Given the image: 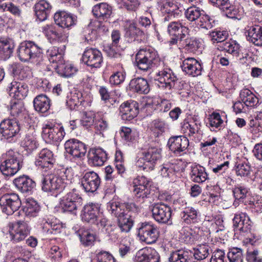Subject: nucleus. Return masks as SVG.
Masks as SVG:
<instances>
[{"label":"nucleus","instance_id":"nucleus-32","mask_svg":"<svg viewBox=\"0 0 262 262\" xmlns=\"http://www.w3.org/2000/svg\"><path fill=\"white\" fill-rule=\"evenodd\" d=\"M176 45L179 49L183 48L188 52L194 53L199 48V42L196 38L189 37L186 34L181 36Z\"/></svg>","mask_w":262,"mask_h":262},{"label":"nucleus","instance_id":"nucleus-29","mask_svg":"<svg viewBox=\"0 0 262 262\" xmlns=\"http://www.w3.org/2000/svg\"><path fill=\"white\" fill-rule=\"evenodd\" d=\"M89 164L94 166H102L107 159V155L101 148H91L88 154Z\"/></svg>","mask_w":262,"mask_h":262},{"label":"nucleus","instance_id":"nucleus-41","mask_svg":"<svg viewBox=\"0 0 262 262\" xmlns=\"http://www.w3.org/2000/svg\"><path fill=\"white\" fill-rule=\"evenodd\" d=\"M125 30V35L126 37L128 38V41L132 42L137 40L139 37H141L143 35V31L137 27L136 24L133 22H127Z\"/></svg>","mask_w":262,"mask_h":262},{"label":"nucleus","instance_id":"nucleus-50","mask_svg":"<svg viewBox=\"0 0 262 262\" xmlns=\"http://www.w3.org/2000/svg\"><path fill=\"white\" fill-rule=\"evenodd\" d=\"M131 189L136 199L142 202L145 198L149 197L151 191V187L149 186L132 187Z\"/></svg>","mask_w":262,"mask_h":262},{"label":"nucleus","instance_id":"nucleus-25","mask_svg":"<svg viewBox=\"0 0 262 262\" xmlns=\"http://www.w3.org/2000/svg\"><path fill=\"white\" fill-rule=\"evenodd\" d=\"M181 68L183 72L192 77L201 75L203 69L201 64L194 58L185 59Z\"/></svg>","mask_w":262,"mask_h":262},{"label":"nucleus","instance_id":"nucleus-22","mask_svg":"<svg viewBox=\"0 0 262 262\" xmlns=\"http://www.w3.org/2000/svg\"><path fill=\"white\" fill-rule=\"evenodd\" d=\"M119 110L120 115L123 120H131L138 114V103L135 101H127L120 105Z\"/></svg>","mask_w":262,"mask_h":262},{"label":"nucleus","instance_id":"nucleus-55","mask_svg":"<svg viewBox=\"0 0 262 262\" xmlns=\"http://www.w3.org/2000/svg\"><path fill=\"white\" fill-rule=\"evenodd\" d=\"M61 67L60 64H57L55 66V68L58 69L59 71L64 77H70L77 71V69L73 65L71 64H65L64 60L61 63Z\"/></svg>","mask_w":262,"mask_h":262},{"label":"nucleus","instance_id":"nucleus-1","mask_svg":"<svg viewBox=\"0 0 262 262\" xmlns=\"http://www.w3.org/2000/svg\"><path fill=\"white\" fill-rule=\"evenodd\" d=\"M135 63L138 68L147 71L152 68H158L164 66L157 52L150 47L140 49L136 54Z\"/></svg>","mask_w":262,"mask_h":262},{"label":"nucleus","instance_id":"nucleus-38","mask_svg":"<svg viewBox=\"0 0 262 262\" xmlns=\"http://www.w3.org/2000/svg\"><path fill=\"white\" fill-rule=\"evenodd\" d=\"M14 45L9 38H0V60H6L11 55Z\"/></svg>","mask_w":262,"mask_h":262},{"label":"nucleus","instance_id":"nucleus-2","mask_svg":"<svg viewBox=\"0 0 262 262\" xmlns=\"http://www.w3.org/2000/svg\"><path fill=\"white\" fill-rule=\"evenodd\" d=\"M67 171V170H66L64 174L61 176L55 174L42 176L40 178L42 190L46 192H52V194L55 195L62 192L71 183V180L68 179L66 175Z\"/></svg>","mask_w":262,"mask_h":262},{"label":"nucleus","instance_id":"nucleus-8","mask_svg":"<svg viewBox=\"0 0 262 262\" xmlns=\"http://www.w3.org/2000/svg\"><path fill=\"white\" fill-rule=\"evenodd\" d=\"M18 195L15 193H6L0 198V206L2 211L7 215L12 214L21 206Z\"/></svg>","mask_w":262,"mask_h":262},{"label":"nucleus","instance_id":"nucleus-31","mask_svg":"<svg viewBox=\"0 0 262 262\" xmlns=\"http://www.w3.org/2000/svg\"><path fill=\"white\" fill-rule=\"evenodd\" d=\"M52 8L51 5L46 0H40L36 3L34 9L37 18L41 21L46 20L51 13Z\"/></svg>","mask_w":262,"mask_h":262},{"label":"nucleus","instance_id":"nucleus-3","mask_svg":"<svg viewBox=\"0 0 262 262\" xmlns=\"http://www.w3.org/2000/svg\"><path fill=\"white\" fill-rule=\"evenodd\" d=\"M228 33L225 31H213L210 33L209 37L213 43H219L217 49L222 51H225L236 58L240 57V50L238 44L234 41H224L227 39Z\"/></svg>","mask_w":262,"mask_h":262},{"label":"nucleus","instance_id":"nucleus-21","mask_svg":"<svg viewBox=\"0 0 262 262\" xmlns=\"http://www.w3.org/2000/svg\"><path fill=\"white\" fill-rule=\"evenodd\" d=\"M167 145L174 154L181 155L187 149L189 141L187 137L183 136H173L169 139Z\"/></svg>","mask_w":262,"mask_h":262},{"label":"nucleus","instance_id":"nucleus-13","mask_svg":"<svg viewBox=\"0 0 262 262\" xmlns=\"http://www.w3.org/2000/svg\"><path fill=\"white\" fill-rule=\"evenodd\" d=\"M55 159L53 152L48 149L43 148L38 154L35 159V165L38 168L47 171L53 167Z\"/></svg>","mask_w":262,"mask_h":262},{"label":"nucleus","instance_id":"nucleus-18","mask_svg":"<svg viewBox=\"0 0 262 262\" xmlns=\"http://www.w3.org/2000/svg\"><path fill=\"white\" fill-rule=\"evenodd\" d=\"M153 218L160 223H167L171 219V209L164 203L155 204L152 208Z\"/></svg>","mask_w":262,"mask_h":262},{"label":"nucleus","instance_id":"nucleus-39","mask_svg":"<svg viewBox=\"0 0 262 262\" xmlns=\"http://www.w3.org/2000/svg\"><path fill=\"white\" fill-rule=\"evenodd\" d=\"M107 207L110 213L117 217V220L128 214L125 210V204L112 201L108 203Z\"/></svg>","mask_w":262,"mask_h":262},{"label":"nucleus","instance_id":"nucleus-64","mask_svg":"<svg viewBox=\"0 0 262 262\" xmlns=\"http://www.w3.org/2000/svg\"><path fill=\"white\" fill-rule=\"evenodd\" d=\"M97 262H116L114 256L110 252L102 250L96 254Z\"/></svg>","mask_w":262,"mask_h":262},{"label":"nucleus","instance_id":"nucleus-61","mask_svg":"<svg viewBox=\"0 0 262 262\" xmlns=\"http://www.w3.org/2000/svg\"><path fill=\"white\" fill-rule=\"evenodd\" d=\"M24 110V103L21 99L15 100L11 102L10 114L14 117H17Z\"/></svg>","mask_w":262,"mask_h":262},{"label":"nucleus","instance_id":"nucleus-40","mask_svg":"<svg viewBox=\"0 0 262 262\" xmlns=\"http://www.w3.org/2000/svg\"><path fill=\"white\" fill-rule=\"evenodd\" d=\"M239 96L241 100L246 106L254 107L258 103V98L248 89L241 90Z\"/></svg>","mask_w":262,"mask_h":262},{"label":"nucleus","instance_id":"nucleus-27","mask_svg":"<svg viewBox=\"0 0 262 262\" xmlns=\"http://www.w3.org/2000/svg\"><path fill=\"white\" fill-rule=\"evenodd\" d=\"M10 96L17 99H21L26 97L28 93V85L24 82L12 81L7 88Z\"/></svg>","mask_w":262,"mask_h":262},{"label":"nucleus","instance_id":"nucleus-59","mask_svg":"<svg viewBox=\"0 0 262 262\" xmlns=\"http://www.w3.org/2000/svg\"><path fill=\"white\" fill-rule=\"evenodd\" d=\"M227 256L229 262H243V252L239 248H234L231 249Z\"/></svg>","mask_w":262,"mask_h":262},{"label":"nucleus","instance_id":"nucleus-34","mask_svg":"<svg viewBox=\"0 0 262 262\" xmlns=\"http://www.w3.org/2000/svg\"><path fill=\"white\" fill-rule=\"evenodd\" d=\"M13 183L22 192L31 191L35 186V182L27 176H21L16 178Z\"/></svg>","mask_w":262,"mask_h":262},{"label":"nucleus","instance_id":"nucleus-43","mask_svg":"<svg viewBox=\"0 0 262 262\" xmlns=\"http://www.w3.org/2000/svg\"><path fill=\"white\" fill-rule=\"evenodd\" d=\"M22 147L29 153L37 149L39 144L36 138L33 134H28L21 141Z\"/></svg>","mask_w":262,"mask_h":262},{"label":"nucleus","instance_id":"nucleus-42","mask_svg":"<svg viewBox=\"0 0 262 262\" xmlns=\"http://www.w3.org/2000/svg\"><path fill=\"white\" fill-rule=\"evenodd\" d=\"M33 104L36 111L43 113L50 108V100L46 95L41 94L34 98Z\"/></svg>","mask_w":262,"mask_h":262},{"label":"nucleus","instance_id":"nucleus-63","mask_svg":"<svg viewBox=\"0 0 262 262\" xmlns=\"http://www.w3.org/2000/svg\"><path fill=\"white\" fill-rule=\"evenodd\" d=\"M83 116L80 120L82 126L88 127L92 125L94 122L95 114L94 112L88 111L83 112Z\"/></svg>","mask_w":262,"mask_h":262},{"label":"nucleus","instance_id":"nucleus-44","mask_svg":"<svg viewBox=\"0 0 262 262\" xmlns=\"http://www.w3.org/2000/svg\"><path fill=\"white\" fill-rule=\"evenodd\" d=\"M190 177L192 181L202 183L207 179V174L203 167L195 166L191 168Z\"/></svg>","mask_w":262,"mask_h":262},{"label":"nucleus","instance_id":"nucleus-54","mask_svg":"<svg viewBox=\"0 0 262 262\" xmlns=\"http://www.w3.org/2000/svg\"><path fill=\"white\" fill-rule=\"evenodd\" d=\"M210 251V247L208 245H200L198 246L196 249L194 250V252L192 253V256H193L195 259L201 261L208 256Z\"/></svg>","mask_w":262,"mask_h":262},{"label":"nucleus","instance_id":"nucleus-58","mask_svg":"<svg viewBox=\"0 0 262 262\" xmlns=\"http://www.w3.org/2000/svg\"><path fill=\"white\" fill-rule=\"evenodd\" d=\"M214 24V20L208 15L202 13L197 22V24L202 28L207 30L212 28Z\"/></svg>","mask_w":262,"mask_h":262},{"label":"nucleus","instance_id":"nucleus-30","mask_svg":"<svg viewBox=\"0 0 262 262\" xmlns=\"http://www.w3.org/2000/svg\"><path fill=\"white\" fill-rule=\"evenodd\" d=\"M135 259L139 262H159L160 256L155 249L145 248L137 252Z\"/></svg>","mask_w":262,"mask_h":262},{"label":"nucleus","instance_id":"nucleus-47","mask_svg":"<svg viewBox=\"0 0 262 262\" xmlns=\"http://www.w3.org/2000/svg\"><path fill=\"white\" fill-rule=\"evenodd\" d=\"M198 215V212L191 207H188L185 210L181 213V216L184 222L190 224L196 221Z\"/></svg>","mask_w":262,"mask_h":262},{"label":"nucleus","instance_id":"nucleus-19","mask_svg":"<svg viewBox=\"0 0 262 262\" xmlns=\"http://www.w3.org/2000/svg\"><path fill=\"white\" fill-rule=\"evenodd\" d=\"M188 28L179 21H171L167 26V32L172 36L168 41L169 46L176 45L183 34L188 33Z\"/></svg>","mask_w":262,"mask_h":262},{"label":"nucleus","instance_id":"nucleus-6","mask_svg":"<svg viewBox=\"0 0 262 262\" xmlns=\"http://www.w3.org/2000/svg\"><path fill=\"white\" fill-rule=\"evenodd\" d=\"M17 52L19 59L22 61L30 60L34 61L36 59L41 58L43 55L42 47L30 40L20 43Z\"/></svg>","mask_w":262,"mask_h":262},{"label":"nucleus","instance_id":"nucleus-28","mask_svg":"<svg viewBox=\"0 0 262 262\" xmlns=\"http://www.w3.org/2000/svg\"><path fill=\"white\" fill-rule=\"evenodd\" d=\"M201 123L195 117H193L189 120H184L182 123L181 130L184 134L189 137L193 136L194 134L202 135Z\"/></svg>","mask_w":262,"mask_h":262},{"label":"nucleus","instance_id":"nucleus-9","mask_svg":"<svg viewBox=\"0 0 262 262\" xmlns=\"http://www.w3.org/2000/svg\"><path fill=\"white\" fill-rule=\"evenodd\" d=\"M82 198L75 189L67 193L60 201V205L64 212H71L76 214L78 207L80 206Z\"/></svg>","mask_w":262,"mask_h":262},{"label":"nucleus","instance_id":"nucleus-5","mask_svg":"<svg viewBox=\"0 0 262 262\" xmlns=\"http://www.w3.org/2000/svg\"><path fill=\"white\" fill-rule=\"evenodd\" d=\"M161 149L156 147H149L142 152L136 162L140 170L149 171L154 170L155 165L161 158Z\"/></svg>","mask_w":262,"mask_h":262},{"label":"nucleus","instance_id":"nucleus-4","mask_svg":"<svg viewBox=\"0 0 262 262\" xmlns=\"http://www.w3.org/2000/svg\"><path fill=\"white\" fill-rule=\"evenodd\" d=\"M21 163L18 154L9 150L2 155L0 171L6 177L13 176L20 169Z\"/></svg>","mask_w":262,"mask_h":262},{"label":"nucleus","instance_id":"nucleus-60","mask_svg":"<svg viewBox=\"0 0 262 262\" xmlns=\"http://www.w3.org/2000/svg\"><path fill=\"white\" fill-rule=\"evenodd\" d=\"M162 10L163 13L172 14L174 17L179 16L181 13L178 6L172 2H167L164 5Z\"/></svg>","mask_w":262,"mask_h":262},{"label":"nucleus","instance_id":"nucleus-17","mask_svg":"<svg viewBox=\"0 0 262 262\" xmlns=\"http://www.w3.org/2000/svg\"><path fill=\"white\" fill-rule=\"evenodd\" d=\"M82 58L85 64L92 68H100L103 62L102 53L95 48L86 49L83 53Z\"/></svg>","mask_w":262,"mask_h":262},{"label":"nucleus","instance_id":"nucleus-37","mask_svg":"<svg viewBox=\"0 0 262 262\" xmlns=\"http://www.w3.org/2000/svg\"><path fill=\"white\" fill-rule=\"evenodd\" d=\"M42 30L49 39L57 40L61 42H66L67 39V36L56 31L53 25H46L42 27Z\"/></svg>","mask_w":262,"mask_h":262},{"label":"nucleus","instance_id":"nucleus-11","mask_svg":"<svg viewBox=\"0 0 262 262\" xmlns=\"http://www.w3.org/2000/svg\"><path fill=\"white\" fill-rule=\"evenodd\" d=\"M20 130V124L16 119H6L0 123V134L6 139L17 136Z\"/></svg>","mask_w":262,"mask_h":262},{"label":"nucleus","instance_id":"nucleus-57","mask_svg":"<svg viewBox=\"0 0 262 262\" xmlns=\"http://www.w3.org/2000/svg\"><path fill=\"white\" fill-rule=\"evenodd\" d=\"M44 232L47 235L56 234L61 232L62 226L59 224L46 222L42 227Z\"/></svg>","mask_w":262,"mask_h":262},{"label":"nucleus","instance_id":"nucleus-7","mask_svg":"<svg viewBox=\"0 0 262 262\" xmlns=\"http://www.w3.org/2000/svg\"><path fill=\"white\" fill-rule=\"evenodd\" d=\"M65 135L63 126L56 122H48L42 128V137L46 142L58 143Z\"/></svg>","mask_w":262,"mask_h":262},{"label":"nucleus","instance_id":"nucleus-51","mask_svg":"<svg viewBox=\"0 0 262 262\" xmlns=\"http://www.w3.org/2000/svg\"><path fill=\"white\" fill-rule=\"evenodd\" d=\"M204 11L199 6H192L185 11V15L188 20L190 21L198 20Z\"/></svg>","mask_w":262,"mask_h":262},{"label":"nucleus","instance_id":"nucleus-24","mask_svg":"<svg viewBox=\"0 0 262 262\" xmlns=\"http://www.w3.org/2000/svg\"><path fill=\"white\" fill-rule=\"evenodd\" d=\"M54 19L56 24L62 28L69 29L77 23V16L66 11L55 13Z\"/></svg>","mask_w":262,"mask_h":262},{"label":"nucleus","instance_id":"nucleus-49","mask_svg":"<svg viewBox=\"0 0 262 262\" xmlns=\"http://www.w3.org/2000/svg\"><path fill=\"white\" fill-rule=\"evenodd\" d=\"M166 124L160 119L153 120L150 123L149 129L156 137L161 135L165 130Z\"/></svg>","mask_w":262,"mask_h":262},{"label":"nucleus","instance_id":"nucleus-10","mask_svg":"<svg viewBox=\"0 0 262 262\" xmlns=\"http://www.w3.org/2000/svg\"><path fill=\"white\" fill-rule=\"evenodd\" d=\"M138 235L142 242L151 244L157 241L159 237V230L154 225L145 222L142 223L139 228Z\"/></svg>","mask_w":262,"mask_h":262},{"label":"nucleus","instance_id":"nucleus-52","mask_svg":"<svg viewBox=\"0 0 262 262\" xmlns=\"http://www.w3.org/2000/svg\"><path fill=\"white\" fill-rule=\"evenodd\" d=\"M117 220L118 226L122 232H128L131 229L133 222L130 219L132 214H127Z\"/></svg>","mask_w":262,"mask_h":262},{"label":"nucleus","instance_id":"nucleus-20","mask_svg":"<svg viewBox=\"0 0 262 262\" xmlns=\"http://www.w3.org/2000/svg\"><path fill=\"white\" fill-rule=\"evenodd\" d=\"M247 40L257 46H262V26L250 22L245 28Z\"/></svg>","mask_w":262,"mask_h":262},{"label":"nucleus","instance_id":"nucleus-48","mask_svg":"<svg viewBox=\"0 0 262 262\" xmlns=\"http://www.w3.org/2000/svg\"><path fill=\"white\" fill-rule=\"evenodd\" d=\"M250 130L253 134L262 132V109L257 112L255 119H252L249 122Z\"/></svg>","mask_w":262,"mask_h":262},{"label":"nucleus","instance_id":"nucleus-45","mask_svg":"<svg viewBox=\"0 0 262 262\" xmlns=\"http://www.w3.org/2000/svg\"><path fill=\"white\" fill-rule=\"evenodd\" d=\"M47 56L50 62L60 64L63 60L62 53L59 52L58 48L56 47H51L47 51Z\"/></svg>","mask_w":262,"mask_h":262},{"label":"nucleus","instance_id":"nucleus-35","mask_svg":"<svg viewBox=\"0 0 262 262\" xmlns=\"http://www.w3.org/2000/svg\"><path fill=\"white\" fill-rule=\"evenodd\" d=\"M94 15L103 20L107 19L112 13V8L106 3H101L95 5L92 10Z\"/></svg>","mask_w":262,"mask_h":262},{"label":"nucleus","instance_id":"nucleus-15","mask_svg":"<svg viewBox=\"0 0 262 262\" xmlns=\"http://www.w3.org/2000/svg\"><path fill=\"white\" fill-rule=\"evenodd\" d=\"M100 183L99 175L93 171L86 172L81 179V186L87 193H93L96 191Z\"/></svg>","mask_w":262,"mask_h":262},{"label":"nucleus","instance_id":"nucleus-14","mask_svg":"<svg viewBox=\"0 0 262 262\" xmlns=\"http://www.w3.org/2000/svg\"><path fill=\"white\" fill-rule=\"evenodd\" d=\"M9 234L11 241L14 243L24 240L29 233L28 224L24 221H18L10 224Z\"/></svg>","mask_w":262,"mask_h":262},{"label":"nucleus","instance_id":"nucleus-36","mask_svg":"<svg viewBox=\"0 0 262 262\" xmlns=\"http://www.w3.org/2000/svg\"><path fill=\"white\" fill-rule=\"evenodd\" d=\"M192 252L183 249L176 250L171 253L169 257V262H191Z\"/></svg>","mask_w":262,"mask_h":262},{"label":"nucleus","instance_id":"nucleus-33","mask_svg":"<svg viewBox=\"0 0 262 262\" xmlns=\"http://www.w3.org/2000/svg\"><path fill=\"white\" fill-rule=\"evenodd\" d=\"M129 86L130 90L139 94H146L150 91L148 81L143 78L138 77L132 79Z\"/></svg>","mask_w":262,"mask_h":262},{"label":"nucleus","instance_id":"nucleus-12","mask_svg":"<svg viewBox=\"0 0 262 262\" xmlns=\"http://www.w3.org/2000/svg\"><path fill=\"white\" fill-rule=\"evenodd\" d=\"M155 80L159 82L160 88L170 90L174 86L178 78L171 69L165 68L157 73Z\"/></svg>","mask_w":262,"mask_h":262},{"label":"nucleus","instance_id":"nucleus-56","mask_svg":"<svg viewBox=\"0 0 262 262\" xmlns=\"http://www.w3.org/2000/svg\"><path fill=\"white\" fill-rule=\"evenodd\" d=\"M152 103L156 105V109L163 112L168 111L171 107L169 100L161 98H152Z\"/></svg>","mask_w":262,"mask_h":262},{"label":"nucleus","instance_id":"nucleus-16","mask_svg":"<svg viewBox=\"0 0 262 262\" xmlns=\"http://www.w3.org/2000/svg\"><path fill=\"white\" fill-rule=\"evenodd\" d=\"M66 152L74 158L81 159L87 151V147L83 142L75 139L67 141L64 144Z\"/></svg>","mask_w":262,"mask_h":262},{"label":"nucleus","instance_id":"nucleus-62","mask_svg":"<svg viewBox=\"0 0 262 262\" xmlns=\"http://www.w3.org/2000/svg\"><path fill=\"white\" fill-rule=\"evenodd\" d=\"M39 210V205L36 201H30L27 202L25 207V212L27 215L35 216Z\"/></svg>","mask_w":262,"mask_h":262},{"label":"nucleus","instance_id":"nucleus-46","mask_svg":"<svg viewBox=\"0 0 262 262\" xmlns=\"http://www.w3.org/2000/svg\"><path fill=\"white\" fill-rule=\"evenodd\" d=\"M179 170L177 165L171 163H164L160 169V174L162 177L170 178L173 177L176 172Z\"/></svg>","mask_w":262,"mask_h":262},{"label":"nucleus","instance_id":"nucleus-53","mask_svg":"<svg viewBox=\"0 0 262 262\" xmlns=\"http://www.w3.org/2000/svg\"><path fill=\"white\" fill-rule=\"evenodd\" d=\"M78 234L81 243L84 246L92 245L95 241V235L90 230L80 229Z\"/></svg>","mask_w":262,"mask_h":262},{"label":"nucleus","instance_id":"nucleus-26","mask_svg":"<svg viewBox=\"0 0 262 262\" xmlns=\"http://www.w3.org/2000/svg\"><path fill=\"white\" fill-rule=\"evenodd\" d=\"M252 223L249 217L245 213H237L233 219L234 230L236 229L244 233L250 231Z\"/></svg>","mask_w":262,"mask_h":262},{"label":"nucleus","instance_id":"nucleus-23","mask_svg":"<svg viewBox=\"0 0 262 262\" xmlns=\"http://www.w3.org/2000/svg\"><path fill=\"white\" fill-rule=\"evenodd\" d=\"M100 205L90 203L85 205L82 210V221L90 224H95L97 221L100 213Z\"/></svg>","mask_w":262,"mask_h":262}]
</instances>
